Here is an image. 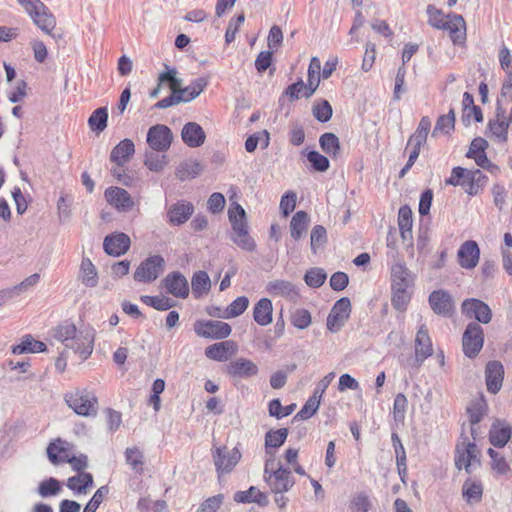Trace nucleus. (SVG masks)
Here are the masks:
<instances>
[{
    "instance_id": "nucleus-1",
    "label": "nucleus",
    "mask_w": 512,
    "mask_h": 512,
    "mask_svg": "<svg viewBox=\"0 0 512 512\" xmlns=\"http://www.w3.org/2000/svg\"><path fill=\"white\" fill-rule=\"evenodd\" d=\"M53 336L64 345V350L78 355L81 361L93 352L95 331L91 327L77 329L74 324L65 322L56 327Z\"/></svg>"
},
{
    "instance_id": "nucleus-2",
    "label": "nucleus",
    "mask_w": 512,
    "mask_h": 512,
    "mask_svg": "<svg viewBox=\"0 0 512 512\" xmlns=\"http://www.w3.org/2000/svg\"><path fill=\"white\" fill-rule=\"evenodd\" d=\"M428 24L439 30L449 31L454 44H462L466 39V24L464 18L458 14L445 15L441 9L428 5L426 9Z\"/></svg>"
},
{
    "instance_id": "nucleus-3",
    "label": "nucleus",
    "mask_w": 512,
    "mask_h": 512,
    "mask_svg": "<svg viewBox=\"0 0 512 512\" xmlns=\"http://www.w3.org/2000/svg\"><path fill=\"white\" fill-rule=\"evenodd\" d=\"M31 16L33 22L46 34L53 36L56 19L40 0H17Z\"/></svg>"
},
{
    "instance_id": "nucleus-4",
    "label": "nucleus",
    "mask_w": 512,
    "mask_h": 512,
    "mask_svg": "<svg viewBox=\"0 0 512 512\" xmlns=\"http://www.w3.org/2000/svg\"><path fill=\"white\" fill-rule=\"evenodd\" d=\"M264 478L276 494L289 491L295 484L290 470L281 465L274 469V459L272 458L265 463Z\"/></svg>"
},
{
    "instance_id": "nucleus-5",
    "label": "nucleus",
    "mask_w": 512,
    "mask_h": 512,
    "mask_svg": "<svg viewBox=\"0 0 512 512\" xmlns=\"http://www.w3.org/2000/svg\"><path fill=\"white\" fill-rule=\"evenodd\" d=\"M66 403L81 416H95L97 413V398L87 390H80L67 395Z\"/></svg>"
},
{
    "instance_id": "nucleus-6",
    "label": "nucleus",
    "mask_w": 512,
    "mask_h": 512,
    "mask_svg": "<svg viewBox=\"0 0 512 512\" xmlns=\"http://www.w3.org/2000/svg\"><path fill=\"white\" fill-rule=\"evenodd\" d=\"M478 449L475 443L463 441L457 445L455 465L461 470L465 469L467 473H472L480 466V459L478 457Z\"/></svg>"
},
{
    "instance_id": "nucleus-7",
    "label": "nucleus",
    "mask_w": 512,
    "mask_h": 512,
    "mask_svg": "<svg viewBox=\"0 0 512 512\" xmlns=\"http://www.w3.org/2000/svg\"><path fill=\"white\" fill-rule=\"evenodd\" d=\"M164 268L165 260L162 256H150L137 267L134 273V280L137 282L151 283L159 277Z\"/></svg>"
},
{
    "instance_id": "nucleus-8",
    "label": "nucleus",
    "mask_w": 512,
    "mask_h": 512,
    "mask_svg": "<svg viewBox=\"0 0 512 512\" xmlns=\"http://www.w3.org/2000/svg\"><path fill=\"white\" fill-rule=\"evenodd\" d=\"M212 455L219 476L231 473L242 456L238 448L228 449L226 446L215 448Z\"/></svg>"
},
{
    "instance_id": "nucleus-9",
    "label": "nucleus",
    "mask_w": 512,
    "mask_h": 512,
    "mask_svg": "<svg viewBox=\"0 0 512 512\" xmlns=\"http://www.w3.org/2000/svg\"><path fill=\"white\" fill-rule=\"evenodd\" d=\"M484 332L480 324L470 322L462 337L463 351L469 358L475 357L483 347Z\"/></svg>"
},
{
    "instance_id": "nucleus-10",
    "label": "nucleus",
    "mask_w": 512,
    "mask_h": 512,
    "mask_svg": "<svg viewBox=\"0 0 512 512\" xmlns=\"http://www.w3.org/2000/svg\"><path fill=\"white\" fill-rule=\"evenodd\" d=\"M194 331L198 336L208 339H224L231 334V326L223 321L208 320L198 321L194 325Z\"/></svg>"
},
{
    "instance_id": "nucleus-11",
    "label": "nucleus",
    "mask_w": 512,
    "mask_h": 512,
    "mask_svg": "<svg viewBox=\"0 0 512 512\" xmlns=\"http://www.w3.org/2000/svg\"><path fill=\"white\" fill-rule=\"evenodd\" d=\"M173 134L169 127L157 124L149 128L147 143L154 151L164 152L171 146Z\"/></svg>"
},
{
    "instance_id": "nucleus-12",
    "label": "nucleus",
    "mask_w": 512,
    "mask_h": 512,
    "mask_svg": "<svg viewBox=\"0 0 512 512\" xmlns=\"http://www.w3.org/2000/svg\"><path fill=\"white\" fill-rule=\"evenodd\" d=\"M511 122L506 117V108L502 104V99H497L496 115L488 123V129L497 141L505 143L508 139V128Z\"/></svg>"
},
{
    "instance_id": "nucleus-13",
    "label": "nucleus",
    "mask_w": 512,
    "mask_h": 512,
    "mask_svg": "<svg viewBox=\"0 0 512 512\" xmlns=\"http://www.w3.org/2000/svg\"><path fill=\"white\" fill-rule=\"evenodd\" d=\"M166 291L176 298L185 299L189 295V284L187 278L179 271H173L162 280Z\"/></svg>"
},
{
    "instance_id": "nucleus-14",
    "label": "nucleus",
    "mask_w": 512,
    "mask_h": 512,
    "mask_svg": "<svg viewBox=\"0 0 512 512\" xmlns=\"http://www.w3.org/2000/svg\"><path fill=\"white\" fill-rule=\"evenodd\" d=\"M462 312L470 319L487 324L491 321L492 312L487 304L478 299H466L462 303Z\"/></svg>"
},
{
    "instance_id": "nucleus-15",
    "label": "nucleus",
    "mask_w": 512,
    "mask_h": 512,
    "mask_svg": "<svg viewBox=\"0 0 512 512\" xmlns=\"http://www.w3.org/2000/svg\"><path fill=\"white\" fill-rule=\"evenodd\" d=\"M73 454L74 445L60 438L49 443L47 447V456L55 465L66 463Z\"/></svg>"
},
{
    "instance_id": "nucleus-16",
    "label": "nucleus",
    "mask_w": 512,
    "mask_h": 512,
    "mask_svg": "<svg viewBox=\"0 0 512 512\" xmlns=\"http://www.w3.org/2000/svg\"><path fill=\"white\" fill-rule=\"evenodd\" d=\"M458 263L462 268L473 269L480 259V249L473 240L465 241L457 252Z\"/></svg>"
},
{
    "instance_id": "nucleus-17",
    "label": "nucleus",
    "mask_w": 512,
    "mask_h": 512,
    "mask_svg": "<svg viewBox=\"0 0 512 512\" xmlns=\"http://www.w3.org/2000/svg\"><path fill=\"white\" fill-rule=\"evenodd\" d=\"M432 343L425 325H421L415 338V365L419 367L432 355Z\"/></svg>"
},
{
    "instance_id": "nucleus-18",
    "label": "nucleus",
    "mask_w": 512,
    "mask_h": 512,
    "mask_svg": "<svg viewBox=\"0 0 512 512\" xmlns=\"http://www.w3.org/2000/svg\"><path fill=\"white\" fill-rule=\"evenodd\" d=\"M107 202L118 211L128 212L134 207V201L130 194L123 188L110 187L105 191Z\"/></svg>"
},
{
    "instance_id": "nucleus-19",
    "label": "nucleus",
    "mask_w": 512,
    "mask_h": 512,
    "mask_svg": "<svg viewBox=\"0 0 512 512\" xmlns=\"http://www.w3.org/2000/svg\"><path fill=\"white\" fill-rule=\"evenodd\" d=\"M237 351L238 345L236 342L232 340H226L208 346L205 349V355L209 359L224 362L235 355Z\"/></svg>"
},
{
    "instance_id": "nucleus-20",
    "label": "nucleus",
    "mask_w": 512,
    "mask_h": 512,
    "mask_svg": "<svg viewBox=\"0 0 512 512\" xmlns=\"http://www.w3.org/2000/svg\"><path fill=\"white\" fill-rule=\"evenodd\" d=\"M429 304L434 313L450 316L454 309L452 297L445 290H436L429 295Z\"/></svg>"
},
{
    "instance_id": "nucleus-21",
    "label": "nucleus",
    "mask_w": 512,
    "mask_h": 512,
    "mask_svg": "<svg viewBox=\"0 0 512 512\" xmlns=\"http://www.w3.org/2000/svg\"><path fill=\"white\" fill-rule=\"evenodd\" d=\"M131 241L128 235L125 233H115L105 237L103 242V248L108 255L121 256L125 254Z\"/></svg>"
},
{
    "instance_id": "nucleus-22",
    "label": "nucleus",
    "mask_w": 512,
    "mask_h": 512,
    "mask_svg": "<svg viewBox=\"0 0 512 512\" xmlns=\"http://www.w3.org/2000/svg\"><path fill=\"white\" fill-rule=\"evenodd\" d=\"M266 292L271 296L284 297L292 302H296L299 298L295 285L282 279L270 281L266 286Z\"/></svg>"
},
{
    "instance_id": "nucleus-23",
    "label": "nucleus",
    "mask_w": 512,
    "mask_h": 512,
    "mask_svg": "<svg viewBox=\"0 0 512 512\" xmlns=\"http://www.w3.org/2000/svg\"><path fill=\"white\" fill-rule=\"evenodd\" d=\"M486 386L490 393L496 394L502 387L504 368L499 361H489L485 368Z\"/></svg>"
},
{
    "instance_id": "nucleus-24",
    "label": "nucleus",
    "mask_w": 512,
    "mask_h": 512,
    "mask_svg": "<svg viewBox=\"0 0 512 512\" xmlns=\"http://www.w3.org/2000/svg\"><path fill=\"white\" fill-rule=\"evenodd\" d=\"M194 212V206L190 202L178 201L170 206L167 211L168 222L173 226H180L188 221Z\"/></svg>"
},
{
    "instance_id": "nucleus-25",
    "label": "nucleus",
    "mask_w": 512,
    "mask_h": 512,
    "mask_svg": "<svg viewBox=\"0 0 512 512\" xmlns=\"http://www.w3.org/2000/svg\"><path fill=\"white\" fill-rule=\"evenodd\" d=\"M183 142L191 148H197L204 144L206 134L203 128L196 122L186 123L181 132Z\"/></svg>"
},
{
    "instance_id": "nucleus-26",
    "label": "nucleus",
    "mask_w": 512,
    "mask_h": 512,
    "mask_svg": "<svg viewBox=\"0 0 512 512\" xmlns=\"http://www.w3.org/2000/svg\"><path fill=\"white\" fill-rule=\"evenodd\" d=\"M258 366L249 359L238 358L227 366V373L238 378H250L257 375Z\"/></svg>"
},
{
    "instance_id": "nucleus-27",
    "label": "nucleus",
    "mask_w": 512,
    "mask_h": 512,
    "mask_svg": "<svg viewBox=\"0 0 512 512\" xmlns=\"http://www.w3.org/2000/svg\"><path fill=\"white\" fill-rule=\"evenodd\" d=\"M135 152V146L132 140L124 139L120 141L111 151L110 160L118 166H124Z\"/></svg>"
},
{
    "instance_id": "nucleus-28",
    "label": "nucleus",
    "mask_w": 512,
    "mask_h": 512,
    "mask_svg": "<svg viewBox=\"0 0 512 512\" xmlns=\"http://www.w3.org/2000/svg\"><path fill=\"white\" fill-rule=\"evenodd\" d=\"M273 305L270 299L261 298L254 306L253 318L260 326H267L272 322Z\"/></svg>"
},
{
    "instance_id": "nucleus-29",
    "label": "nucleus",
    "mask_w": 512,
    "mask_h": 512,
    "mask_svg": "<svg viewBox=\"0 0 512 512\" xmlns=\"http://www.w3.org/2000/svg\"><path fill=\"white\" fill-rule=\"evenodd\" d=\"M511 427L504 422H496L492 425L489 433L490 442L495 447H504L510 440Z\"/></svg>"
},
{
    "instance_id": "nucleus-30",
    "label": "nucleus",
    "mask_w": 512,
    "mask_h": 512,
    "mask_svg": "<svg viewBox=\"0 0 512 512\" xmlns=\"http://www.w3.org/2000/svg\"><path fill=\"white\" fill-rule=\"evenodd\" d=\"M392 287H412L414 276L402 263H396L391 270Z\"/></svg>"
},
{
    "instance_id": "nucleus-31",
    "label": "nucleus",
    "mask_w": 512,
    "mask_h": 512,
    "mask_svg": "<svg viewBox=\"0 0 512 512\" xmlns=\"http://www.w3.org/2000/svg\"><path fill=\"white\" fill-rule=\"evenodd\" d=\"M234 500L238 503H257L261 506L268 504V498L265 493L251 486L246 491H238L234 494Z\"/></svg>"
},
{
    "instance_id": "nucleus-32",
    "label": "nucleus",
    "mask_w": 512,
    "mask_h": 512,
    "mask_svg": "<svg viewBox=\"0 0 512 512\" xmlns=\"http://www.w3.org/2000/svg\"><path fill=\"white\" fill-rule=\"evenodd\" d=\"M191 288L193 296L198 299L207 294L211 288V280L205 271H197L191 279Z\"/></svg>"
},
{
    "instance_id": "nucleus-33",
    "label": "nucleus",
    "mask_w": 512,
    "mask_h": 512,
    "mask_svg": "<svg viewBox=\"0 0 512 512\" xmlns=\"http://www.w3.org/2000/svg\"><path fill=\"white\" fill-rule=\"evenodd\" d=\"M309 215L305 211H298L294 214L290 222L291 237L299 240L306 233L309 224Z\"/></svg>"
},
{
    "instance_id": "nucleus-34",
    "label": "nucleus",
    "mask_w": 512,
    "mask_h": 512,
    "mask_svg": "<svg viewBox=\"0 0 512 512\" xmlns=\"http://www.w3.org/2000/svg\"><path fill=\"white\" fill-rule=\"evenodd\" d=\"M228 216L234 233L248 230L246 212L241 205L235 204L231 207L228 211Z\"/></svg>"
},
{
    "instance_id": "nucleus-35",
    "label": "nucleus",
    "mask_w": 512,
    "mask_h": 512,
    "mask_svg": "<svg viewBox=\"0 0 512 512\" xmlns=\"http://www.w3.org/2000/svg\"><path fill=\"white\" fill-rule=\"evenodd\" d=\"M46 350V344L35 340L31 335H26L22 338L20 344L12 348L14 354L20 355L23 353H37Z\"/></svg>"
},
{
    "instance_id": "nucleus-36",
    "label": "nucleus",
    "mask_w": 512,
    "mask_h": 512,
    "mask_svg": "<svg viewBox=\"0 0 512 512\" xmlns=\"http://www.w3.org/2000/svg\"><path fill=\"white\" fill-rule=\"evenodd\" d=\"M466 178L469 180L466 192L471 196L477 195L487 181V177L479 169L467 170Z\"/></svg>"
},
{
    "instance_id": "nucleus-37",
    "label": "nucleus",
    "mask_w": 512,
    "mask_h": 512,
    "mask_svg": "<svg viewBox=\"0 0 512 512\" xmlns=\"http://www.w3.org/2000/svg\"><path fill=\"white\" fill-rule=\"evenodd\" d=\"M412 211L408 206H402L398 212V226L403 240L412 237Z\"/></svg>"
},
{
    "instance_id": "nucleus-38",
    "label": "nucleus",
    "mask_w": 512,
    "mask_h": 512,
    "mask_svg": "<svg viewBox=\"0 0 512 512\" xmlns=\"http://www.w3.org/2000/svg\"><path fill=\"white\" fill-rule=\"evenodd\" d=\"M412 287H392V305L398 311H405L410 302Z\"/></svg>"
},
{
    "instance_id": "nucleus-39",
    "label": "nucleus",
    "mask_w": 512,
    "mask_h": 512,
    "mask_svg": "<svg viewBox=\"0 0 512 512\" xmlns=\"http://www.w3.org/2000/svg\"><path fill=\"white\" fill-rule=\"evenodd\" d=\"M288 436V429L286 428H280L276 431L270 430L265 435V447L267 454L271 455V458L273 459V454L271 453L270 449L272 448H279L283 445V443L286 441Z\"/></svg>"
},
{
    "instance_id": "nucleus-40",
    "label": "nucleus",
    "mask_w": 512,
    "mask_h": 512,
    "mask_svg": "<svg viewBox=\"0 0 512 512\" xmlns=\"http://www.w3.org/2000/svg\"><path fill=\"white\" fill-rule=\"evenodd\" d=\"M125 461L135 473L142 474L144 471V454L138 447H129L125 450Z\"/></svg>"
},
{
    "instance_id": "nucleus-41",
    "label": "nucleus",
    "mask_w": 512,
    "mask_h": 512,
    "mask_svg": "<svg viewBox=\"0 0 512 512\" xmlns=\"http://www.w3.org/2000/svg\"><path fill=\"white\" fill-rule=\"evenodd\" d=\"M249 305L246 296L237 297L224 311L223 314H213L214 317L229 319L241 315Z\"/></svg>"
},
{
    "instance_id": "nucleus-42",
    "label": "nucleus",
    "mask_w": 512,
    "mask_h": 512,
    "mask_svg": "<svg viewBox=\"0 0 512 512\" xmlns=\"http://www.w3.org/2000/svg\"><path fill=\"white\" fill-rule=\"evenodd\" d=\"M82 283L87 287H95L98 283V274L90 259L82 260L80 267Z\"/></svg>"
},
{
    "instance_id": "nucleus-43",
    "label": "nucleus",
    "mask_w": 512,
    "mask_h": 512,
    "mask_svg": "<svg viewBox=\"0 0 512 512\" xmlns=\"http://www.w3.org/2000/svg\"><path fill=\"white\" fill-rule=\"evenodd\" d=\"M455 126V112L451 108L447 114L441 115L436 121L433 129L432 136L435 137L438 133L449 134Z\"/></svg>"
},
{
    "instance_id": "nucleus-44",
    "label": "nucleus",
    "mask_w": 512,
    "mask_h": 512,
    "mask_svg": "<svg viewBox=\"0 0 512 512\" xmlns=\"http://www.w3.org/2000/svg\"><path fill=\"white\" fill-rule=\"evenodd\" d=\"M483 488L482 484L477 481L468 479L464 482L462 488L463 497L467 502H479L482 498Z\"/></svg>"
},
{
    "instance_id": "nucleus-45",
    "label": "nucleus",
    "mask_w": 512,
    "mask_h": 512,
    "mask_svg": "<svg viewBox=\"0 0 512 512\" xmlns=\"http://www.w3.org/2000/svg\"><path fill=\"white\" fill-rule=\"evenodd\" d=\"M93 484V477L90 473H80L77 476L68 478L67 487L77 493H85L86 489Z\"/></svg>"
},
{
    "instance_id": "nucleus-46",
    "label": "nucleus",
    "mask_w": 512,
    "mask_h": 512,
    "mask_svg": "<svg viewBox=\"0 0 512 512\" xmlns=\"http://www.w3.org/2000/svg\"><path fill=\"white\" fill-rule=\"evenodd\" d=\"M201 171V165L197 161H185L179 164L176 169V177L183 181L196 177Z\"/></svg>"
},
{
    "instance_id": "nucleus-47",
    "label": "nucleus",
    "mask_w": 512,
    "mask_h": 512,
    "mask_svg": "<svg viewBox=\"0 0 512 512\" xmlns=\"http://www.w3.org/2000/svg\"><path fill=\"white\" fill-rule=\"evenodd\" d=\"M208 82L205 78H197L191 82L187 87L183 89L184 94L182 96L183 102L187 103L194 100L200 93L205 89Z\"/></svg>"
},
{
    "instance_id": "nucleus-48",
    "label": "nucleus",
    "mask_w": 512,
    "mask_h": 512,
    "mask_svg": "<svg viewBox=\"0 0 512 512\" xmlns=\"http://www.w3.org/2000/svg\"><path fill=\"white\" fill-rule=\"evenodd\" d=\"M322 150L329 155L336 157L340 152V142L333 133H324L319 139Z\"/></svg>"
},
{
    "instance_id": "nucleus-49",
    "label": "nucleus",
    "mask_w": 512,
    "mask_h": 512,
    "mask_svg": "<svg viewBox=\"0 0 512 512\" xmlns=\"http://www.w3.org/2000/svg\"><path fill=\"white\" fill-rule=\"evenodd\" d=\"M108 110L106 107L97 108L89 117L88 124L94 131L102 132L107 126Z\"/></svg>"
},
{
    "instance_id": "nucleus-50",
    "label": "nucleus",
    "mask_w": 512,
    "mask_h": 512,
    "mask_svg": "<svg viewBox=\"0 0 512 512\" xmlns=\"http://www.w3.org/2000/svg\"><path fill=\"white\" fill-rule=\"evenodd\" d=\"M488 454L491 458V467L497 474L506 475L510 472V465L503 455L492 448L488 449Z\"/></svg>"
},
{
    "instance_id": "nucleus-51",
    "label": "nucleus",
    "mask_w": 512,
    "mask_h": 512,
    "mask_svg": "<svg viewBox=\"0 0 512 512\" xmlns=\"http://www.w3.org/2000/svg\"><path fill=\"white\" fill-rule=\"evenodd\" d=\"M320 395H312L301 410L294 416L295 420H307L312 417L318 410L320 405Z\"/></svg>"
},
{
    "instance_id": "nucleus-52",
    "label": "nucleus",
    "mask_w": 512,
    "mask_h": 512,
    "mask_svg": "<svg viewBox=\"0 0 512 512\" xmlns=\"http://www.w3.org/2000/svg\"><path fill=\"white\" fill-rule=\"evenodd\" d=\"M290 320L293 326L303 330L310 326L312 317L308 310L297 308L291 312Z\"/></svg>"
},
{
    "instance_id": "nucleus-53",
    "label": "nucleus",
    "mask_w": 512,
    "mask_h": 512,
    "mask_svg": "<svg viewBox=\"0 0 512 512\" xmlns=\"http://www.w3.org/2000/svg\"><path fill=\"white\" fill-rule=\"evenodd\" d=\"M140 299L146 305L153 307L154 309L159 310V311L169 310L174 305L173 301L165 296L143 295V296H141Z\"/></svg>"
},
{
    "instance_id": "nucleus-54",
    "label": "nucleus",
    "mask_w": 512,
    "mask_h": 512,
    "mask_svg": "<svg viewBox=\"0 0 512 512\" xmlns=\"http://www.w3.org/2000/svg\"><path fill=\"white\" fill-rule=\"evenodd\" d=\"M327 243V232L322 225L313 227L310 235V246L313 253H317L318 249Z\"/></svg>"
},
{
    "instance_id": "nucleus-55",
    "label": "nucleus",
    "mask_w": 512,
    "mask_h": 512,
    "mask_svg": "<svg viewBox=\"0 0 512 512\" xmlns=\"http://www.w3.org/2000/svg\"><path fill=\"white\" fill-rule=\"evenodd\" d=\"M326 273L321 268H312L305 273V283L312 288L322 286L326 280Z\"/></svg>"
},
{
    "instance_id": "nucleus-56",
    "label": "nucleus",
    "mask_w": 512,
    "mask_h": 512,
    "mask_svg": "<svg viewBox=\"0 0 512 512\" xmlns=\"http://www.w3.org/2000/svg\"><path fill=\"white\" fill-rule=\"evenodd\" d=\"M145 165L153 172H160L167 165L168 161L165 155L159 156L153 152L146 153Z\"/></svg>"
},
{
    "instance_id": "nucleus-57",
    "label": "nucleus",
    "mask_w": 512,
    "mask_h": 512,
    "mask_svg": "<svg viewBox=\"0 0 512 512\" xmlns=\"http://www.w3.org/2000/svg\"><path fill=\"white\" fill-rule=\"evenodd\" d=\"M232 241L240 248L246 251H254L256 248V243L249 235L248 230H244L240 233H234L232 236Z\"/></svg>"
},
{
    "instance_id": "nucleus-58",
    "label": "nucleus",
    "mask_w": 512,
    "mask_h": 512,
    "mask_svg": "<svg viewBox=\"0 0 512 512\" xmlns=\"http://www.w3.org/2000/svg\"><path fill=\"white\" fill-rule=\"evenodd\" d=\"M350 508L353 512H368L371 508L369 496L364 492L357 493L351 500Z\"/></svg>"
},
{
    "instance_id": "nucleus-59",
    "label": "nucleus",
    "mask_w": 512,
    "mask_h": 512,
    "mask_svg": "<svg viewBox=\"0 0 512 512\" xmlns=\"http://www.w3.org/2000/svg\"><path fill=\"white\" fill-rule=\"evenodd\" d=\"M408 405V400L406 396L402 393H399L395 396L394 404H393V417L397 422H403L405 418V411Z\"/></svg>"
},
{
    "instance_id": "nucleus-60",
    "label": "nucleus",
    "mask_w": 512,
    "mask_h": 512,
    "mask_svg": "<svg viewBox=\"0 0 512 512\" xmlns=\"http://www.w3.org/2000/svg\"><path fill=\"white\" fill-rule=\"evenodd\" d=\"M467 413L469 415L471 425L479 423L485 414L484 402L477 400L470 403V405L467 408Z\"/></svg>"
},
{
    "instance_id": "nucleus-61",
    "label": "nucleus",
    "mask_w": 512,
    "mask_h": 512,
    "mask_svg": "<svg viewBox=\"0 0 512 512\" xmlns=\"http://www.w3.org/2000/svg\"><path fill=\"white\" fill-rule=\"evenodd\" d=\"M295 406V404H291L286 407H282L278 399H273L269 403V414L270 416L280 419L290 415L294 411Z\"/></svg>"
},
{
    "instance_id": "nucleus-62",
    "label": "nucleus",
    "mask_w": 512,
    "mask_h": 512,
    "mask_svg": "<svg viewBox=\"0 0 512 512\" xmlns=\"http://www.w3.org/2000/svg\"><path fill=\"white\" fill-rule=\"evenodd\" d=\"M313 115L319 122H327L332 117V107L327 100H323L313 107Z\"/></svg>"
},
{
    "instance_id": "nucleus-63",
    "label": "nucleus",
    "mask_w": 512,
    "mask_h": 512,
    "mask_svg": "<svg viewBox=\"0 0 512 512\" xmlns=\"http://www.w3.org/2000/svg\"><path fill=\"white\" fill-rule=\"evenodd\" d=\"M60 489L59 481L55 478H49L40 483L38 492L42 497H49L58 494Z\"/></svg>"
},
{
    "instance_id": "nucleus-64",
    "label": "nucleus",
    "mask_w": 512,
    "mask_h": 512,
    "mask_svg": "<svg viewBox=\"0 0 512 512\" xmlns=\"http://www.w3.org/2000/svg\"><path fill=\"white\" fill-rule=\"evenodd\" d=\"M321 73V62L319 58L312 57L308 67L307 82L310 86H319L320 74Z\"/></svg>"
}]
</instances>
